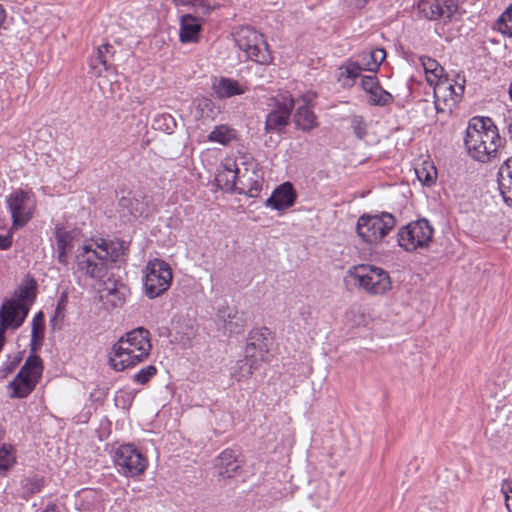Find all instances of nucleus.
<instances>
[{
	"label": "nucleus",
	"mask_w": 512,
	"mask_h": 512,
	"mask_svg": "<svg viewBox=\"0 0 512 512\" xmlns=\"http://www.w3.org/2000/svg\"><path fill=\"white\" fill-rule=\"evenodd\" d=\"M151 348L150 332L143 327L135 328L112 346L109 365L117 372L135 367L149 356Z\"/></svg>",
	"instance_id": "obj_1"
},
{
	"label": "nucleus",
	"mask_w": 512,
	"mask_h": 512,
	"mask_svg": "<svg viewBox=\"0 0 512 512\" xmlns=\"http://www.w3.org/2000/svg\"><path fill=\"white\" fill-rule=\"evenodd\" d=\"M464 143L472 158L485 163L496 156L503 139L491 118L476 116L469 120Z\"/></svg>",
	"instance_id": "obj_2"
},
{
	"label": "nucleus",
	"mask_w": 512,
	"mask_h": 512,
	"mask_svg": "<svg viewBox=\"0 0 512 512\" xmlns=\"http://www.w3.org/2000/svg\"><path fill=\"white\" fill-rule=\"evenodd\" d=\"M233 35L236 45L245 52L248 59L259 64H268L272 61V55L264 35L255 28L243 26Z\"/></svg>",
	"instance_id": "obj_3"
},
{
	"label": "nucleus",
	"mask_w": 512,
	"mask_h": 512,
	"mask_svg": "<svg viewBox=\"0 0 512 512\" xmlns=\"http://www.w3.org/2000/svg\"><path fill=\"white\" fill-rule=\"evenodd\" d=\"M353 278L360 288L370 294H384L391 289V279L387 271L373 265H356L349 268L346 278Z\"/></svg>",
	"instance_id": "obj_4"
},
{
	"label": "nucleus",
	"mask_w": 512,
	"mask_h": 512,
	"mask_svg": "<svg viewBox=\"0 0 512 512\" xmlns=\"http://www.w3.org/2000/svg\"><path fill=\"white\" fill-rule=\"evenodd\" d=\"M395 225L396 219L391 213L364 214L357 221L356 231L363 242L375 244L381 241Z\"/></svg>",
	"instance_id": "obj_5"
},
{
	"label": "nucleus",
	"mask_w": 512,
	"mask_h": 512,
	"mask_svg": "<svg viewBox=\"0 0 512 512\" xmlns=\"http://www.w3.org/2000/svg\"><path fill=\"white\" fill-rule=\"evenodd\" d=\"M172 282V270L168 263L160 259L148 262L144 290L148 298L154 299L167 291Z\"/></svg>",
	"instance_id": "obj_6"
},
{
	"label": "nucleus",
	"mask_w": 512,
	"mask_h": 512,
	"mask_svg": "<svg viewBox=\"0 0 512 512\" xmlns=\"http://www.w3.org/2000/svg\"><path fill=\"white\" fill-rule=\"evenodd\" d=\"M6 204L11 214L12 228L18 229L32 219L36 201L32 192L17 189L6 197Z\"/></svg>",
	"instance_id": "obj_7"
},
{
	"label": "nucleus",
	"mask_w": 512,
	"mask_h": 512,
	"mask_svg": "<svg viewBox=\"0 0 512 512\" xmlns=\"http://www.w3.org/2000/svg\"><path fill=\"white\" fill-rule=\"evenodd\" d=\"M433 228L426 219H419L402 227L398 232V244L406 251L427 247L433 237Z\"/></svg>",
	"instance_id": "obj_8"
},
{
	"label": "nucleus",
	"mask_w": 512,
	"mask_h": 512,
	"mask_svg": "<svg viewBox=\"0 0 512 512\" xmlns=\"http://www.w3.org/2000/svg\"><path fill=\"white\" fill-rule=\"evenodd\" d=\"M114 464L120 474L136 477L144 473L148 461L133 444H124L115 451Z\"/></svg>",
	"instance_id": "obj_9"
},
{
	"label": "nucleus",
	"mask_w": 512,
	"mask_h": 512,
	"mask_svg": "<svg viewBox=\"0 0 512 512\" xmlns=\"http://www.w3.org/2000/svg\"><path fill=\"white\" fill-rule=\"evenodd\" d=\"M294 105V99L290 95L275 99L273 108L265 118V132L268 134H282L290 123Z\"/></svg>",
	"instance_id": "obj_10"
},
{
	"label": "nucleus",
	"mask_w": 512,
	"mask_h": 512,
	"mask_svg": "<svg viewBox=\"0 0 512 512\" xmlns=\"http://www.w3.org/2000/svg\"><path fill=\"white\" fill-rule=\"evenodd\" d=\"M77 268L92 279H102L107 273V264L101 255L90 245H83L76 255Z\"/></svg>",
	"instance_id": "obj_11"
},
{
	"label": "nucleus",
	"mask_w": 512,
	"mask_h": 512,
	"mask_svg": "<svg viewBox=\"0 0 512 512\" xmlns=\"http://www.w3.org/2000/svg\"><path fill=\"white\" fill-rule=\"evenodd\" d=\"M29 308L21 306L17 301L6 299L0 307V347L6 342L5 333L8 329L16 330L25 321Z\"/></svg>",
	"instance_id": "obj_12"
},
{
	"label": "nucleus",
	"mask_w": 512,
	"mask_h": 512,
	"mask_svg": "<svg viewBox=\"0 0 512 512\" xmlns=\"http://www.w3.org/2000/svg\"><path fill=\"white\" fill-rule=\"evenodd\" d=\"M417 8L425 19L447 23L458 10V0H419Z\"/></svg>",
	"instance_id": "obj_13"
},
{
	"label": "nucleus",
	"mask_w": 512,
	"mask_h": 512,
	"mask_svg": "<svg viewBox=\"0 0 512 512\" xmlns=\"http://www.w3.org/2000/svg\"><path fill=\"white\" fill-rule=\"evenodd\" d=\"M270 330L267 327L252 329L247 338L245 353L248 357L257 358L260 362L268 361L269 348L272 344Z\"/></svg>",
	"instance_id": "obj_14"
},
{
	"label": "nucleus",
	"mask_w": 512,
	"mask_h": 512,
	"mask_svg": "<svg viewBox=\"0 0 512 512\" xmlns=\"http://www.w3.org/2000/svg\"><path fill=\"white\" fill-rule=\"evenodd\" d=\"M214 467L219 477L231 479L242 473L243 460L237 451L225 449L215 459Z\"/></svg>",
	"instance_id": "obj_15"
},
{
	"label": "nucleus",
	"mask_w": 512,
	"mask_h": 512,
	"mask_svg": "<svg viewBox=\"0 0 512 512\" xmlns=\"http://www.w3.org/2000/svg\"><path fill=\"white\" fill-rule=\"evenodd\" d=\"M263 182V176L259 171L255 169L250 170L248 168L241 171L238 168L237 185L234 193L256 198L260 195Z\"/></svg>",
	"instance_id": "obj_16"
},
{
	"label": "nucleus",
	"mask_w": 512,
	"mask_h": 512,
	"mask_svg": "<svg viewBox=\"0 0 512 512\" xmlns=\"http://www.w3.org/2000/svg\"><path fill=\"white\" fill-rule=\"evenodd\" d=\"M297 194L290 182L279 185L266 199L265 205L275 210L282 211L292 207L296 201Z\"/></svg>",
	"instance_id": "obj_17"
},
{
	"label": "nucleus",
	"mask_w": 512,
	"mask_h": 512,
	"mask_svg": "<svg viewBox=\"0 0 512 512\" xmlns=\"http://www.w3.org/2000/svg\"><path fill=\"white\" fill-rule=\"evenodd\" d=\"M238 167L235 161L226 160L215 176L217 187L226 192L234 193L237 185Z\"/></svg>",
	"instance_id": "obj_18"
},
{
	"label": "nucleus",
	"mask_w": 512,
	"mask_h": 512,
	"mask_svg": "<svg viewBox=\"0 0 512 512\" xmlns=\"http://www.w3.org/2000/svg\"><path fill=\"white\" fill-rule=\"evenodd\" d=\"M217 318L223 323L224 329L230 334H239L246 326L244 313L232 307L218 309Z\"/></svg>",
	"instance_id": "obj_19"
},
{
	"label": "nucleus",
	"mask_w": 512,
	"mask_h": 512,
	"mask_svg": "<svg viewBox=\"0 0 512 512\" xmlns=\"http://www.w3.org/2000/svg\"><path fill=\"white\" fill-rule=\"evenodd\" d=\"M38 382L39 381L37 379L19 371L7 386V389L9 390V397L12 399L28 397L33 392Z\"/></svg>",
	"instance_id": "obj_20"
},
{
	"label": "nucleus",
	"mask_w": 512,
	"mask_h": 512,
	"mask_svg": "<svg viewBox=\"0 0 512 512\" xmlns=\"http://www.w3.org/2000/svg\"><path fill=\"white\" fill-rule=\"evenodd\" d=\"M121 210L127 211L134 218L142 216L148 211L147 196L143 191H135L133 196H123L118 201Z\"/></svg>",
	"instance_id": "obj_21"
},
{
	"label": "nucleus",
	"mask_w": 512,
	"mask_h": 512,
	"mask_svg": "<svg viewBox=\"0 0 512 512\" xmlns=\"http://www.w3.org/2000/svg\"><path fill=\"white\" fill-rule=\"evenodd\" d=\"M54 235L57 246V261L66 266L69 263L68 255L74 247V234L72 231H67L63 227L56 225Z\"/></svg>",
	"instance_id": "obj_22"
},
{
	"label": "nucleus",
	"mask_w": 512,
	"mask_h": 512,
	"mask_svg": "<svg viewBox=\"0 0 512 512\" xmlns=\"http://www.w3.org/2000/svg\"><path fill=\"white\" fill-rule=\"evenodd\" d=\"M202 25L200 19L192 14H184L180 17L179 38L182 43L198 42Z\"/></svg>",
	"instance_id": "obj_23"
},
{
	"label": "nucleus",
	"mask_w": 512,
	"mask_h": 512,
	"mask_svg": "<svg viewBox=\"0 0 512 512\" xmlns=\"http://www.w3.org/2000/svg\"><path fill=\"white\" fill-rule=\"evenodd\" d=\"M498 186L504 202L512 207V157L499 168Z\"/></svg>",
	"instance_id": "obj_24"
},
{
	"label": "nucleus",
	"mask_w": 512,
	"mask_h": 512,
	"mask_svg": "<svg viewBox=\"0 0 512 512\" xmlns=\"http://www.w3.org/2000/svg\"><path fill=\"white\" fill-rule=\"evenodd\" d=\"M114 52V47L109 43L97 48L96 55L90 59V67L96 76H100L102 73V70L98 69V65H102L105 71L112 68L110 59L114 56Z\"/></svg>",
	"instance_id": "obj_25"
},
{
	"label": "nucleus",
	"mask_w": 512,
	"mask_h": 512,
	"mask_svg": "<svg viewBox=\"0 0 512 512\" xmlns=\"http://www.w3.org/2000/svg\"><path fill=\"white\" fill-rule=\"evenodd\" d=\"M213 88L220 99L245 93V88H243L237 80L227 77H221L219 81L214 84Z\"/></svg>",
	"instance_id": "obj_26"
},
{
	"label": "nucleus",
	"mask_w": 512,
	"mask_h": 512,
	"mask_svg": "<svg viewBox=\"0 0 512 512\" xmlns=\"http://www.w3.org/2000/svg\"><path fill=\"white\" fill-rule=\"evenodd\" d=\"M293 122L296 128L303 132H309L317 126L316 116L306 104H303L296 109L293 116Z\"/></svg>",
	"instance_id": "obj_27"
},
{
	"label": "nucleus",
	"mask_w": 512,
	"mask_h": 512,
	"mask_svg": "<svg viewBox=\"0 0 512 512\" xmlns=\"http://www.w3.org/2000/svg\"><path fill=\"white\" fill-rule=\"evenodd\" d=\"M37 282L34 278H30L24 286H20L14 293V298L9 301H17L21 306L28 307L36 298Z\"/></svg>",
	"instance_id": "obj_28"
},
{
	"label": "nucleus",
	"mask_w": 512,
	"mask_h": 512,
	"mask_svg": "<svg viewBox=\"0 0 512 512\" xmlns=\"http://www.w3.org/2000/svg\"><path fill=\"white\" fill-rule=\"evenodd\" d=\"M44 314L42 311H39L32 320V331H31V341H30V350H38L42 346L44 339Z\"/></svg>",
	"instance_id": "obj_29"
},
{
	"label": "nucleus",
	"mask_w": 512,
	"mask_h": 512,
	"mask_svg": "<svg viewBox=\"0 0 512 512\" xmlns=\"http://www.w3.org/2000/svg\"><path fill=\"white\" fill-rule=\"evenodd\" d=\"M37 351L38 350H30V355L19 371L39 381L42 376L43 363L40 356L37 355Z\"/></svg>",
	"instance_id": "obj_30"
},
{
	"label": "nucleus",
	"mask_w": 512,
	"mask_h": 512,
	"mask_svg": "<svg viewBox=\"0 0 512 512\" xmlns=\"http://www.w3.org/2000/svg\"><path fill=\"white\" fill-rule=\"evenodd\" d=\"M45 478L34 474L32 476L25 477L21 481L22 498L28 500L31 496L39 493L44 486Z\"/></svg>",
	"instance_id": "obj_31"
},
{
	"label": "nucleus",
	"mask_w": 512,
	"mask_h": 512,
	"mask_svg": "<svg viewBox=\"0 0 512 512\" xmlns=\"http://www.w3.org/2000/svg\"><path fill=\"white\" fill-rule=\"evenodd\" d=\"M193 103L200 118L214 119L220 112L213 100L208 97H197Z\"/></svg>",
	"instance_id": "obj_32"
},
{
	"label": "nucleus",
	"mask_w": 512,
	"mask_h": 512,
	"mask_svg": "<svg viewBox=\"0 0 512 512\" xmlns=\"http://www.w3.org/2000/svg\"><path fill=\"white\" fill-rule=\"evenodd\" d=\"M130 293L125 284H114V287L107 288L106 302L113 308L121 307Z\"/></svg>",
	"instance_id": "obj_33"
},
{
	"label": "nucleus",
	"mask_w": 512,
	"mask_h": 512,
	"mask_svg": "<svg viewBox=\"0 0 512 512\" xmlns=\"http://www.w3.org/2000/svg\"><path fill=\"white\" fill-rule=\"evenodd\" d=\"M361 57L364 69L376 73L381 63L385 60L386 52L384 49L378 48L371 50L368 53L364 52Z\"/></svg>",
	"instance_id": "obj_34"
},
{
	"label": "nucleus",
	"mask_w": 512,
	"mask_h": 512,
	"mask_svg": "<svg viewBox=\"0 0 512 512\" xmlns=\"http://www.w3.org/2000/svg\"><path fill=\"white\" fill-rule=\"evenodd\" d=\"M234 138V130L226 125H219L214 127V129L208 135V140L210 142H217L222 145H227Z\"/></svg>",
	"instance_id": "obj_35"
},
{
	"label": "nucleus",
	"mask_w": 512,
	"mask_h": 512,
	"mask_svg": "<svg viewBox=\"0 0 512 512\" xmlns=\"http://www.w3.org/2000/svg\"><path fill=\"white\" fill-rule=\"evenodd\" d=\"M176 6L191 7L197 14L207 15L214 8L211 0H172Z\"/></svg>",
	"instance_id": "obj_36"
},
{
	"label": "nucleus",
	"mask_w": 512,
	"mask_h": 512,
	"mask_svg": "<svg viewBox=\"0 0 512 512\" xmlns=\"http://www.w3.org/2000/svg\"><path fill=\"white\" fill-rule=\"evenodd\" d=\"M104 250L105 253H101V255L104 258L106 264L108 261L117 262L119 261L120 257L124 255V241H109L108 246H106Z\"/></svg>",
	"instance_id": "obj_37"
},
{
	"label": "nucleus",
	"mask_w": 512,
	"mask_h": 512,
	"mask_svg": "<svg viewBox=\"0 0 512 512\" xmlns=\"http://www.w3.org/2000/svg\"><path fill=\"white\" fill-rule=\"evenodd\" d=\"M415 173L418 180L426 186H432L437 179V170L431 163H423L422 167L415 169Z\"/></svg>",
	"instance_id": "obj_38"
},
{
	"label": "nucleus",
	"mask_w": 512,
	"mask_h": 512,
	"mask_svg": "<svg viewBox=\"0 0 512 512\" xmlns=\"http://www.w3.org/2000/svg\"><path fill=\"white\" fill-rule=\"evenodd\" d=\"M177 123L174 117L168 113H163L155 116L153 119L152 127L166 133H172L176 128Z\"/></svg>",
	"instance_id": "obj_39"
},
{
	"label": "nucleus",
	"mask_w": 512,
	"mask_h": 512,
	"mask_svg": "<svg viewBox=\"0 0 512 512\" xmlns=\"http://www.w3.org/2000/svg\"><path fill=\"white\" fill-rule=\"evenodd\" d=\"M393 100L394 97L391 93L384 90L382 87H379L369 93L368 103L371 106L384 107L391 104Z\"/></svg>",
	"instance_id": "obj_40"
},
{
	"label": "nucleus",
	"mask_w": 512,
	"mask_h": 512,
	"mask_svg": "<svg viewBox=\"0 0 512 512\" xmlns=\"http://www.w3.org/2000/svg\"><path fill=\"white\" fill-rule=\"evenodd\" d=\"M16 462V458L13 454V449L11 446H6L3 444L0 447V473L5 475Z\"/></svg>",
	"instance_id": "obj_41"
},
{
	"label": "nucleus",
	"mask_w": 512,
	"mask_h": 512,
	"mask_svg": "<svg viewBox=\"0 0 512 512\" xmlns=\"http://www.w3.org/2000/svg\"><path fill=\"white\" fill-rule=\"evenodd\" d=\"M362 70H365L364 65L348 60L339 67V76L354 80L360 76Z\"/></svg>",
	"instance_id": "obj_42"
},
{
	"label": "nucleus",
	"mask_w": 512,
	"mask_h": 512,
	"mask_svg": "<svg viewBox=\"0 0 512 512\" xmlns=\"http://www.w3.org/2000/svg\"><path fill=\"white\" fill-rule=\"evenodd\" d=\"M420 61L426 74H432L434 77L439 79L443 77L444 68L435 59L428 56H422Z\"/></svg>",
	"instance_id": "obj_43"
},
{
	"label": "nucleus",
	"mask_w": 512,
	"mask_h": 512,
	"mask_svg": "<svg viewBox=\"0 0 512 512\" xmlns=\"http://www.w3.org/2000/svg\"><path fill=\"white\" fill-rule=\"evenodd\" d=\"M259 362L260 361L256 357H248L246 354L244 359L238 361L240 376L247 377L252 375L253 371L258 369Z\"/></svg>",
	"instance_id": "obj_44"
},
{
	"label": "nucleus",
	"mask_w": 512,
	"mask_h": 512,
	"mask_svg": "<svg viewBox=\"0 0 512 512\" xmlns=\"http://www.w3.org/2000/svg\"><path fill=\"white\" fill-rule=\"evenodd\" d=\"M156 374L157 368L154 365H148L144 368H141L137 373L134 374L133 381L136 382L137 384L145 385Z\"/></svg>",
	"instance_id": "obj_45"
},
{
	"label": "nucleus",
	"mask_w": 512,
	"mask_h": 512,
	"mask_svg": "<svg viewBox=\"0 0 512 512\" xmlns=\"http://www.w3.org/2000/svg\"><path fill=\"white\" fill-rule=\"evenodd\" d=\"M351 128L355 136L363 140L367 134V127L362 116L354 115L351 117Z\"/></svg>",
	"instance_id": "obj_46"
},
{
	"label": "nucleus",
	"mask_w": 512,
	"mask_h": 512,
	"mask_svg": "<svg viewBox=\"0 0 512 512\" xmlns=\"http://www.w3.org/2000/svg\"><path fill=\"white\" fill-rule=\"evenodd\" d=\"M361 87L366 93L381 87L378 78L375 75L363 76L361 79Z\"/></svg>",
	"instance_id": "obj_47"
},
{
	"label": "nucleus",
	"mask_w": 512,
	"mask_h": 512,
	"mask_svg": "<svg viewBox=\"0 0 512 512\" xmlns=\"http://www.w3.org/2000/svg\"><path fill=\"white\" fill-rule=\"evenodd\" d=\"M133 394L126 391H118L115 396L116 406L121 408L129 407L133 402Z\"/></svg>",
	"instance_id": "obj_48"
},
{
	"label": "nucleus",
	"mask_w": 512,
	"mask_h": 512,
	"mask_svg": "<svg viewBox=\"0 0 512 512\" xmlns=\"http://www.w3.org/2000/svg\"><path fill=\"white\" fill-rule=\"evenodd\" d=\"M22 357L20 354L16 355L11 359L3 368L0 369V374L2 377H7L11 374L16 367L20 364Z\"/></svg>",
	"instance_id": "obj_49"
},
{
	"label": "nucleus",
	"mask_w": 512,
	"mask_h": 512,
	"mask_svg": "<svg viewBox=\"0 0 512 512\" xmlns=\"http://www.w3.org/2000/svg\"><path fill=\"white\" fill-rule=\"evenodd\" d=\"M502 492L505 496V505L508 512H512V485L511 483H505L502 486Z\"/></svg>",
	"instance_id": "obj_50"
},
{
	"label": "nucleus",
	"mask_w": 512,
	"mask_h": 512,
	"mask_svg": "<svg viewBox=\"0 0 512 512\" xmlns=\"http://www.w3.org/2000/svg\"><path fill=\"white\" fill-rule=\"evenodd\" d=\"M498 29L501 33L503 34H507L509 35L510 37H512V20L511 19H503V17H500L499 18V21H498Z\"/></svg>",
	"instance_id": "obj_51"
},
{
	"label": "nucleus",
	"mask_w": 512,
	"mask_h": 512,
	"mask_svg": "<svg viewBox=\"0 0 512 512\" xmlns=\"http://www.w3.org/2000/svg\"><path fill=\"white\" fill-rule=\"evenodd\" d=\"M12 245V233L0 235V250H7Z\"/></svg>",
	"instance_id": "obj_52"
},
{
	"label": "nucleus",
	"mask_w": 512,
	"mask_h": 512,
	"mask_svg": "<svg viewBox=\"0 0 512 512\" xmlns=\"http://www.w3.org/2000/svg\"><path fill=\"white\" fill-rule=\"evenodd\" d=\"M464 83L465 80H462V83H456L455 85H449V89L451 93L457 97L461 96L464 93Z\"/></svg>",
	"instance_id": "obj_53"
},
{
	"label": "nucleus",
	"mask_w": 512,
	"mask_h": 512,
	"mask_svg": "<svg viewBox=\"0 0 512 512\" xmlns=\"http://www.w3.org/2000/svg\"><path fill=\"white\" fill-rule=\"evenodd\" d=\"M109 241L105 239H100V243H97V252L105 253L104 248L108 246Z\"/></svg>",
	"instance_id": "obj_54"
},
{
	"label": "nucleus",
	"mask_w": 512,
	"mask_h": 512,
	"mask_svg": "<svg viewBox=\"0 0 512 512\" xmlns=\"http://www.w3.org/2000/svg\"><path fill=\"white\" fill-rule=\"evenodd\" d=\"M506 132L505 134L509 137V139L512 141V119L510 118L508 121H506Z\"/></svg>",
	"instance_id": "obj_55"
},
{
	"label": "nucleus",
	"mask_w": 512,
	"mask_h": 512,
	"mask_svg": "<svg viewBox=\"0 0 512 512\" xmlns=\"http://www.w3.org/2000/svg\"><path fill=\"white\" fill-rule=\"evenodd\" d=\"M65 301V296L63 295L60 299V302L58 303L57 305V308H56V316H61V317H64V314H63V310H62V302Z\"/></svg>",
	"instance_id": "obj_56"
},
{
	"label": "nucleus",
	"mask_w": 512,
	"mask_h": 512,
	"mask_svg": "<svg viewBox=\"0 0 512 512\" xmlns=\"http://www.w3.org/2000/svg\"><path fill=\"white\" fill-rule=\"evenodd\" d=\"M503 19H511L512 20V4L509 6V8L501 15Z\"/></svg>",
	"instance_id": "obj_57"
},
{
	"label": "nucleus",
	"mask_w": 512,
	"mask_h": 512,
	"mask_svg": "<svg viewBox=\"0 0 512 512\" xmlns=\"http://www.w3.org/2000/svg\"><path fill=\"white\" fill-rule=\"evenodd\" d=\"M42 512H58L55 504H49Z\"/></svg>",
	"instance_id": "obj_58"
},
{
	"label": "nucleus",
	"mask_w": 512,
	"mask_h": 512,
	"mask_svg": "<svg viewBox=\"0 0 512 512\" xmlns=\"http://www.w3.org/2000/svg\"><path fill=\"white\" fill-rule=\"evenodd\" d=\"M509 95H510V97L512 99V81H511V84L509 86Z\"/></svg>",
	"instance_id": "obj_59"
},
{
	"label": "nucleus",
	"mask_w": 512,
	"mask_h": 512,
	"mask_svg": "<svg viewBox=\"0 0 512 512\" xmlns=\"http://www.w3.org/2000/svg\"><path fill=\"white\" fill-rule=\"evenodd\" d=\"M364 3L365 1H360L358 4H357V7L361 8L364 6Z\"/></svg>",
	"instance_id": "obj_60"
},
{
	"label": "nucleus",
	"mask_w": 512,
	"mask_h": 512,
	"mask_svg": "<svg viewBox=\"0 0 512 512\" xmlns=\"http://www.w3.org/2000/svg\"><path fill=\"white\" fill-rule=\"evenodd\" d=\"M3 347H0V352L2 351Z\"/></svg>",
	"instance_id": "obj_61"
}]
</instances>
